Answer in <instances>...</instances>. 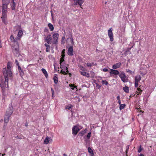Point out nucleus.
Wrapping results in <instances>:
<instances>
[{
    "instance_id": "nucleus-61",
    "label": "nucleus",
    "mask_w": 156,
    "mask_h": 156,
    "mask_svg": "<svg viewBox=\"0 0 156 156\" xmlns=\"http://www.w3.org/2000/svg\"><path fill=\"white\" fill-rule=\"evenodd\" d=\"M91 73H94L93 72H92V71H91Z\"/></svg>"
},
{
    "instance_id": "nucleus-47",
    "label": "nucleus",
    "mask_w": 156,
    "mask_h": 156,
    "mask_svg": "<svg viewBox=\"0 0 156 156\" xmlns=\"http://www.w3.org/2000/svg\"><path fill=\"white\" fill-rule=\"evenodd\" d=\"M48 44H48V43H45L44 44V45L46 47H50V46L49 45H48Z\"/></svg>"
},
{
    "instance_id": "nucleus-5",
    "label": "nucleus",
    "mask_w": 156,
    "mask_h": 156,
    "mask_svg": "<svg viewBox=\"0 0 156 156\" xmlns=\"http://www.w3.org/2000/svg\"><path fill=\"white\" fill-rule=\"evenodd\" d=\"M119 76L121 78V80L124 83L127 82L128 81V78L126 77L125 73L122 72L119 74Z\"/></svg>"
},
{
    "instance_id": "nucleus-31",
    "label": "nucleus",
    "mask_w": 156,
    "mask_h": 156,
    "mask_svg": "<svg viewBox=\"0 0 156 156\" xmlns=\"http://www.w3.org/2000/svg\"><path fill=\"white\" fill-rule=\"evenodd\" d=\"M10 116H7V117H5L4 119V122L5 123H8L9 121V118Z\"/></svg>"
},
{
    "instance_id": "nucleus-56",
    "label": "nucleus",
    "mask_w": 156,
    "mask_h": 156,
    "mask_svg": "<svg viewBox=\"0 0 156 156\" xmlns=\"http://www.w3.org/2000/svg\"><path fill=\"white\" fill-rule=\"evenodd\" d=\"M63 155L64 156H67V155L66 154H64Z\"/></svg>"
},
{
    "instance_id": "nucleus-43",
    "label": "nucleus",
    "mask_w": 156,
    "mask_h": 156,
    "mask_svg": "<svg viewBox=\"0 0 156 156\" xmlns=\"http://www.w3.org/2000/svg\"><path fill=\"white\" fill-rule=\"evenodd\" d=\"M87 65L88 67H91L92 66V65L90 63H87Z\"/></svg>"
},
{
    "instance_id": "nucleus-33",
    "label": "nucleus",
    "mask_w": 156,
    "mask_h": 156,
    "mask_svg": "<svg viewBox=\"0 0 156 156\" xmlns=\"http://www.w3.org/2000/svg\"><path fill=\"white\" fill-rule=\"evenodd\" d=\"M10 0H2V3H6L9 4L10 2Z\"/></svg>"
},
{
    "instance_id": "nucleus-4",
    "label": "nucleus",
    "mask_w": 156,
    "mask_h": 156,
    "mask_svg": "<svg viewBox=\"0 0 156 156\" xmlns=\"http://www.w3.org/2000/svg\"><path fill=\"white\" fill-rule=\"evenodd\" d=\"M12 51L14 55L17 57H19L20 55L19 51V45L17 42L12 48Z\"/></svg>"
},
{
    "instance_id": "nucleus-2",
    "label": "nucleus",
    "mask_w": 156,
    "mask_h": 156,
    "mask_svg": "<svg viewBox=\"0 0 156 156\" xmlns=\"http://www.w3.org/2000/svg\"><path fill=\"white\" fill-rule=\"evenodd\" d=\"M9 4L6 3H2V16L1 17L3 22L5 23V18L6 16V11L7 9V5Z\"/></svg>"
},
{
    "instance_id": "nucleus-25",
    "label": "nucleus",
    "mask_w": 156,
    "mask_h": 156,
    "mask_svg": "<svg viewBox=\"0 0 156 156\" xmlns=\"http://www.w3.org/2000/svg\"><path fill=\"white\" fill-rule=\"evenodd\" d=\"M18 69L21 76H23L24 74L23 70H22V69L20 66H19Z\"/></svg>"
},
{
    "instance_id": "nucleus-38",
    "label": "nucleus",
    "mask_w": 156,
    "mask_h": 156,
    "mask_svg": "<svg viewBox=\"0 0 156 156\" xmlns=\"http://www.w3.org/2000/svg\"><path fill=\"white\" fill-rule=\"evenodd\" d=\"M78 66L79 67L81 70L82 71L85 70V69L81 65H78Z\"/></svg>"
},
{
    "instance_id": "nucleus-9",
    "label": "nucleus",
    "mask_w": 156,
    "mask_h": 156,
    "mask_svg": "<svg viewBox=\"0 0 156 156\" xmlns=\"http://www.w3.org/2000/svg\"><path fill=\"white\" fill-rule=\"evenodd\" d=\"M112 30V28H110L108 31V35L111 41H112L113 40Z\"/></svg>"
},
{
    "instance_id": "nucleus-34",
    "label": "nucleus",
    "mask_w": 156,
    "mask_h": 156,
    "mask_svg": "<svg viewBox=\"0 0 156 156\" xmlns=\"http://www.w3.org/2000/svg\"><path fill=\"white\" fill-rule=\"evenodd\" d=\"M137 90L138 91H137V93H138V95L141 94V93L142 91V90L140 88H137Z\"/></svg>"
},
{
    "instance_id": "nucleus-54",
    "label": "nucleus",
    "mask_w": 156,
    "mask_h": 156,
    "mask_svg": "<svg viewBox=\"0 0 156 156\" xmlns=\"http://www.w3.org/2000/svg\"><path fill=\"white\" fill-rule=\"evenodd\" d=\"M139 156H144V155H143V154H140Z\"/></svg>"
},
{
    "instance_id": "nucleus-23",
    "label": "nucleus",
    "mask_w": 156,
    "mask_h": 156,
    "mask_svg": "<svg viewBox=\"0 0 156 156\" xmlns=\"http://www.w3.org/2000/svg\"><path fill=\"white\" fill-rule=\"evenodd\" d=\"M48 27L49 28L50 30L51 31H52L53 30L54 27L53 25L51 23H49L48 24Z\"/></svg>"
},
{
    "instance_id": "nucleus-58",
    "label": "nucleus",
    "mask_w": 156,
    "mask_h": 156,
    "mask_svg": "<svg viewBox=\"0 0 156 156\" xmlns=\"http://www.w3.org/2000/svg\"><path fill=\"white\" fill-rule=\"evenodd\" d=\"M5 155V154H2V156H4Z\"/></svg>"
},
{
    "instance_id": "nucleus-32",
    "label": "nucleus",
    "mask_w": 156,
    "mask_h": 156,
    "mask_svg": "<svg viewBox=\"0 0 156 156\" xmlns=\"http://www.w3.org/2000/svg\"><path fill=\"white\" fill-rule=\"evenodd\" d=\"M126 106V105L124 104H121L120 105L119 109L120 110L124 109Z\"/></svg>"
},
{
    "instance_id": "nucleus-36",
    "label": "nucleus",
    "mask_w": 156,
    "mask_h": 156,
    "mask_svg": "<svg viewBox=\"0 0 156 156\" xmlns=\"http://www.w3.org/2000/svg\"><path fill=\"white\" fill-rule=\"evenodd\" d=\"M101 83L103 84L107 85L108 84V82L106 80H102V81Z\"/></svg>"
},
{
    "instance_id": "nucleus-53",
    "label": "nucleus",
    "mask_w": 156,
    "mask_h": 156,
    "mask_svg": "<svg viewBox=\"0 0 156 156\" xmlns=\"http://www.w3.org/2000/svg\"><path fill=\"white\" fill-rule=\"evenodd\" d=\"M2 47V44H1V41L0 40V48H1Z\"/></svg>"
},
{
    "instance_id": "nucleus-17",
    "label": "nucleus",
    "mask_w": 156,
    "mask_h": 156,
    "mask_svg": "<svg viewBox=\"0 0 156 156\" xmlns=\"http://www.w3.org/2000/svg\"><path fill=\"white\" fill-rule=\"evenodd\" d=\"M111 71L109 72L110 74H113L115 75L119 74V71L116 70H115L112 69H110Z\"/></svg>"
},
{
    "instance_id": "nucleus-10",
    "label": "nucleus",
    "mask_w": 156,
    "mask_h": 156,
    "mask_svg": "<svg viewBox=\"0 0 156 156\" xmlns=\"http://www.w3.org/2000/svg\"><path fill=\"white\" fill-rule=\"evenodd\" d=\"M13 112V108L12 106H11L9 107V108L7 109L6 114L7 116H10Z\"/></svg>"
},
{
    "instance_id": "nucleus-8",
    "label": "nucleus",
    "mask_w": 156,
    "mask_h": 156,
    "mask_svg": "<svg viewBox=\"0 0 156 156\" xmlns=\"http://www.w3.org/2000/svg\"><path fill=\"white\" fill-rule=\"evenodd\" d=\"M80 130V129L78 126H74L72 128L73 134L74 135H76Z\"/></svg>"
},
{
    "instance_id": "nucleus-27",
    "label": "nucleus",
    "mask_w": 156,
    "mask_h": 156,
    "mask_svg": "<svg viewBox=\"0 0 156 156\" xmlns=\"http://www.w3.org/2000/svg\"><path fill=\"white\" fill-rule=\"evenodd\" d=\"M69 86L73 90H76V91L78 90L77 88L75 86L73 85L72 84H69Z\"/></svg>"
},
{
    "instance_id": "nucleus-6",
    "label": "nucleus",
    "mask_w": 156,
    "mask_h": 156,
    "mask_svg": "<svg viewBox=\"0 0 156 156\" xmlns=\"http://www.w3.org/2000/svg\"><path fill=\"white\" fill-rule=\"evenodd\" d=\"M59 34L57 33H54L52 35V43L53 44H57L58 42V39Z\"/></svg>"
},
{
    "instance_id": "nucleus-13",
    "label": "nucleus",
    "mask_w": 156,
    "mask_h": 156,
    "mask_svg": "<svg viewBox=\"0 0 156 156\" xmlns=\"http://www.w3.org/2000/svg\"><path fill=\"white\" fill-rule=\"evenodd\" d=\"M51 39L52 38L51 37V35L49 34L47 36L46 38L45 39V40L48 44H50L51 43Z\"/></svg>"
},
{
    "instance_id": "nucleus-44",
    "label": "nucleus",
    "mask_w": 156,
    "mask_h": 156,
    "mask_svg": "<svg viewBox=\"0 0 156 156\" xmlns=\"http://www.w3.org/2000/svg\"><path fill=\"white\" fill-rule=\"evenodd\" d=\"M15 63L16 64V65H17L18 66V68L20 66L19 65L18 62V61L16 59L15 60Z\"/></svg>"
},
{
    "instance_id": "nucleus-14",
    "label": "nucleus",
    "mask_w": 156,
    "mask_h": 156,
    "mask_svg": "<svg viewBox=\"0 0 156 156\" xmlns=\"http://www.w3.org/2000/svg\"><path fill=\"white\" fill-rule=\"evenodd\" d=\"M52 141V139L51 137H49L48 136L46 137V138L44 140V143L45 144H47L49 142H51Z\"/></svg>"
},
{
    "instance_id": "nucleus-20",
    "label": "nucleus",
    "mask_w": 156,
    "mask_h": 156,
    "mask_svg": "<svg viewBox=\"0 0 156 156\" xmlns=\"http://www.w3.org/2000/svg\"><path fill=\"white\" fill-rule=\"evenodd\" d=\"M87 131V129L86 128L84 130L81 131L79 133V134L81 136H83L84 135L85 133H86Z\"/></svg>"
},
{
    "instance_id": "nucleus-28",
    "label": "nucleus",
    "mask_w": 156,
    "mask_h": 156,
    "mask_svg": "<svg viewBox=\"0 0 156 156\" xmlns=\"http://www.w3.org/2000/svg\"><path fill=\"white\" fill-rule=\"evenodd\" d=\"M61 58L60 61V63H64L63 62L64 61V58L65 57V55H61Z\"/></svg>"
},
{
    "instance_id": "nucleus-39",
    "label": "nucleus",
    "mask_w": 156,
    "mask_h": 156,
    "mask_svg": "<svg viewBox=\"0 0 156 156\" xmlns=\"http://www.w3.org/2000/svg\"><path fill=\"white\" fill-rule=\"evenodd\" d=\"M65 36H63L62 37V38L61 43L62 44H64V43H65V41H64L65 40Z\"/></svg>"
},
{
    "instance_id": "nucleus-30",
    "label": "nucleus",
    "mask_w": 156,
    "mask_h": 156,
    "mask_svg": "<svg viewBox=\"0 0 156 156\" xmlns=\"http://www.w3.org/2000/svg\"><path fill=\"white\" fill-rule=\"evenodd\" d=\"M123 90L126 93L129 92V87H128L126 86L125 87H123Z\"/></svg>"
},
{
    "instance_id": "nucleus-7",
    "label": "nucleus",
    "mask_w": 156,
    "mask_h": 156,
    "mask_svg": "<svg viewBox=\"0 0 156 156\" xmlns=\"http://www.w3.org/2000/svg\"><path fill=\"white\" fill-rule=\"evenodd\" d=\"M141 77L139 75H136L134 77L135 86L136 87H138L139 82L141 80Z\"/></svg>"
},
{
    "instance_id": "nucleus-24",
    "label": "nucleus",
    "mask_w": 156,
    "mask_h": 156,
    "mask_svg": "<svg viewBox=\"0 0 156 156\" xmlns=\"http://www.w3.org/2000/svg\"><path fill=\"white\" fill-rule=\"evenodd\" d=\"M10 40L12 42H16V43L17 42V41L18 40L17 38H16V39H15L13 35H12L10 37Z\"/></svg>"
},
{
    "instance_id": "nucleus-11",
    "label": "nucleus",
    "mask_w": 156,
    "mask_h": 156,
    "mask_svg": "<svg viewBox=\"0 0 156 156\" xmlns=\"http://www.w3.org/2000/svg\"><path fill=\"white\" fill-rule=\"evenodd\" d=\"M66 42L68 44L70 43V44L72 46L74 44V42L72 35H71L70 37L67 38Z\"/></svg>"
},
{
    "instance_id": "nucleus-15",
    "label": "nucleus",
    "mask_w": 156,
    "mask_h": 156,
    "mask_svg": "<svg viewBox=\"0 0 156 156\" xmlns=\"http://www.w3.org/2000/svg\"><path fill=\"white\" fill-rule=\"evenodd\" d=\"M75 4L76 5H79L81 6L82 4L84 2L83 0H73Z\"/></svg>"
},
{
    "instance_id": "nucleus-29",
    "label": "nucleus",
    "mask_w": 156,
    "mask_h": 156,
    "mask_svg": "<svg viewBox=\"0 0 156 156\" xmlns=\"http://www.w3.org/2000/svg\"><path fill=\"white\" fill-rule=\"evenodd\" d=\"M53 80L54 83L55 84H57L58 81V77L57 76H54L53 77Z\"/></svg>"
},
{
    "instance_id": "nucleus-18",
    "label": "nucleus",
    "mask_w": 156,
    "mask_h": 156,
    "mask_svg": "<svg viewBox=\"0 0 156 156\" xmlns=\"http://www.w3.org/2000/svg\"><path fill=\"white\" fill-rule=\"evenodd\" d=\"M121 65V63L119 62L114 65L112 66V68L114 69H116L119 68Z\"/></svg>"
},
{
    "instance_id": "nucleus-60",
    "label": "nucleus",
    "mask_w": 156,
    "mask_h": 156,
    "mask_svg": "<svg viewBox=\"0 0 156 156\" xmlns=\"http://www.w3.org/2000/svg\"><path fill=\"white\" fill-rule=\"evenodd\" d=\"M53 95H54V94H53H53L52 95V97H54V96H53Z\"/></svg>"
},
{
    "instance_id": "nucleus-48",
    "label": "nucleus",
    "mask_w": 156,
    "mask_h": 156,
    "mask_svg": "<svg viewBox=\"0 0 156 156\" xmlns=\"http://www.w3.org/2000/svg\"><path fill=\"white\" fill-rule=\"evenodd\" d=\"M62 55H65L64 54V53H65V50H62Z\"/></svg>"
},
{
    "instance_id": "nucleus-37",
    "label": "nucleus",
    "mask_w": 156,
    "mask_h": 156,
    "mask_svg": "<svg viewBox=\"0 0 156 156\" xmlns=\"http://www.w3.org/2000/svg\"><path fill=\"white\" fill-rule=\"evenodd\" d=\"M91 132H89L87 136V138L88 139H90V138L91 136Z\"/></svg>"
},
{
    "instance_id": "nucleus-55",
    "label": "nucleus",
    "mask_w": 156,
    "mask_h": 156,
    "mask_svg": "<svg viewBox=\"0 0 156 156\" xmlns=\"http://www.w3.org/2000/svg\"><path fill=\"white\" fill-rule=\"evenodd\" d=\"M25 126H28V123H25Z\"/></svg>"
},
{
    "instance_id": "nucleus-45",
    "label": "nucleus",
    "mask_w": 156,
    "mask_h": 156,
    "mask_svg": "<svg viewBox=\"0 0 156 156\" xmlns=\"http://www.w3.org/2000/svg\"><path fill=\"white\" fill-rule=\"evenodd\" d=\"M50 47H46V51L47 52H49L50 51Z\"/></svg>"
},
{
    "instance_id": "nucleus-57",
    "label": "nucleus",
    "mask_w": 156,
    "mask_h": 156,
    "mask_svg": "<svg viewBox=\"0 0 156 156\" xmlns=\"http://www.w3.org/2000/svg\"><path fill=\"white\" fill-rule=\"evenodd\" d=\"M91 64L92 65V66H93V65H96V64H94V63H93V62L92 63H91Z\"/></svg>"
},
{
    "instance_id": "nucleus-1",
    "label": "nucleus",
    "mask_w": 156,
    "mask_h": 156,
    "mask_svg": "<svg viewBox=\"0 0 156 156\" xmlns=\"http://www.w3.org/2000/svg\"><path fill=\"white\" fill-rule=\"evenodd\" d=\"M11 63L9 62L7 64V68H4L2 70L3 73L5 77V81L4 83L1 85V87L2 89L3 93L5 90H8L9 78V77L11 79L12 76V72L11 71Z\"/></svg>"
},
{
    "instance_id": "nucleus-21",
    "label": "nucleus",
    "mask_w": 156,
    "mask_h": 156,
    "mask_svg": "<svg viewBox=\"0 0 156 156\" xmlns=\"http://www.w3.org/2000/svg\"><path fill=\"white\" fill-rule=\"evenodd\" d=\"M12 2L11 3V8L12 10H14L15 9L16 4L14 2V0H12Z\"/></svg>"
},
{
    "instance_id": "nucleus-19",
    "label": "nucleus",
    "mask_w": 156,
    "mask_h": 156,
    "mask_svg": "<svg viewBox=\"0 0 156 156\" xmlns=\"http://www.w3.org/2000/svg\"><path fill=\"white\" fill-rule=\"evenodd\" d=\"M81 74L87 77H89L90 76V74L89 73H87L86 72H80Z\"/></svg>"
},
{
    "instance_id": "nucleus-50",
    "label": "nucleus",
    "mask_w": 156,
    "mask_h": 156,
    "mask_svg": "<svg viewBox=\"0 0 156 156\" xmlns=\"http://www.w3.org/2000/svg\"><path fill=\"white\" fill-rule=\"evenodd\" d=\"M118 103L119 104V105L121 104L120 100H118Z\"/></svg>"
},
{
    "instance_id": "nucleus-41",
    "label": "nucleus",
    "mask_w": 156,
    "mask_h": 156,
    "mask_svg": "<svg viewBox=\"0 0 156 156\" xmlns=\"http://www.w3.org/2000/svg\"><path fill=\"white\" fill-rule=\"evenodd\" d=\"M101 70L104 72H107L108 71V68H105L102 69H101Z\"/></svg>"
},
{
    "instance_id": "nucleus-35",
    "label": "nucleus",
    "mask_w": 156,
    "mask_h": 156,
    "mask_svg": "<svg viewBox=\"0 0 156 156\" xmlns=\"http://www.w3.org/2000/svg\"><path fill=\"white\" fill-rule=\"evenodd\" d=\"M126 72L127 73H129L131 74H132L134 73L133 71H132L131 70H130L129 69H126Z\"/></svg>"
},
{
    "instance_id": "nucleus-40",
    "label": "nucleus",
    "mask_w": 156,
    "mask_h": 156,
    "mask_svg": "<svg viewBox=\"0 0 156 156\" xmlns=\"http://www.w3.org/2000/svg\"><path fill=\"white\" fill-rule=\"evenodd\" d=\"M72 107H73L72 105H68L67 107L66 108L67 109H68L69 110H70V109L72 108Z\"/></svg>"
},
{
    "instance_id": "nucleus-59",
    "label": "nucleus",
    "mask_w": 156,
    "mask_h": 156,
    "mask_svg": "<svg viewBox=\"0 0 156 156\" xmlns=\"http://www.w3.org/2000/svg\"><path fill=\"white\" fill-rule=\"evenodd\" d=\"M16 138H18V139H21V138H20L18 137V136H17V137H16Z\"/></svg>"
},
{
    "instance_id": "nucleus-3",
    "label": "nucleus",
    "mask_w": 156,
    "mask_h": 156,
    "mask_svg": "<svg viewBox=\"0 0 156 156\" xmlns=\"http://www.w3.org/2000/svg\"><path fill=\"white\" fill-rule=\"evenodd\" d=\"M60 68L61 69V73L64 75H66L68 73V65L65 63H60Z\"/></svg>"
},
{
    "instance_id": "nucleus-12",
    "label": "nucleus",
    "mask_w": 156,
    "mask_h": 156,
    "mask_svg": "<svg viewBox=\"0 0 156 156\" xmlns=\"http://www.w3.org/2000/svg\"><path fill=\"white\" fill-rule=\"evenodd\" d=\"M73 46H70L68 49V54L69 55L72 56L73 55Z\"/></svg>"
},
{
    "instance_id": "nucleus-52",
    "label": "nucleus",
    "mask_w": 156,
    "mask_h": 156,
    "mask_svg": "<svg viewBox=\"0 0 156 156\" xmlns=\"http://www.w3.org/2000/svg\"><path fill=\"white\" fill-rule=\"evenodd\" d=\"M51 91H52V93L53 94V95L54 93V90L52 88H51Z\"/></svg>"
},
{
    "instance_id": "nucleus-46",
    "label": "nucleus",
    "mask_w": 156,
    "mask_h": 156,
    "mask_svg": "<svg viewBox=\"0 0 156 156\" xmlns=\"http://www.w3.org/2000/svg\"><path fill=\"white\" fill-rule=\"evenodd\" d=\"M141 146H140L138 150V153H140L142 150V149L141 148Z\"/></svg>"
},
{
    "instance_id": "nucleus-26",
    "label": "nucleus",
    "mask_w": 156,
    "mask_h": 156,
    "mask_svg": "<svg viewBox=\"0 0 156 156\" xmlns=\"http://www.w3.org/2000/svg\"><path fill=\"white\" fill-rule=\"evenodd\" d=\"M41 70L42 73L44 74L45 76L47 78L48 76V75L46 70L42 68L41 69Z\"/></svg>"
},
{
    "instance_id": "nucleus-51",
    "label": "nucleus",
    "mask_w": 156,
    "mask_h": 156,
    "mask_svg": "<svg viewBox=\"0 0 156 156\" xmlns=\"http://www.w3.org/2000/svg\"><path fill=\"white\" fill-rule=\"evenodd\" d=\"M117 100H120V96L119 95H118L117 96Z\"/></svg>"
},
{
    "instance_id": "nucleus-16",
    "label": "nucleus",
    "mask_w": 156,
    "mask_h": 156,
    "mask_svg": "<svg viewBox=\"0 0 156 156\" xmlns=\"http://www.w3.org/2000/svg\"><path fill=\"white\" fill-rule=\"evenodd\" d=\"M23 34V31L22 30H19V31L18 33L17 39L18 40H20L21 38V37Z\"/></svg>"
},
{
    "instance_id": "nucleus-42",
    "label": "nucleus",
    "mask_w": 156,
    "mask_h": 156,
    "mask_svg": "<svg viewBox=\"0 0 156 156\" xmlns=\"http://www.w3.org/2000/svg\"><path fill=\"white\" fill-rule=\"evenodd\" d=\"M85 141L86 144H89V142H90L89 139H87V140L85 139Z\"/></svg>"
},
{
    "instance_id": "nucleus-22",
    "label": "nucleus",
    "mask_w": 156,
    "mask_h": 156,
    "mask_svg": "<svg viewBox=\"0 0 156 156\" xmlns=\"http://www.w3.org/2000/svg\"><path fill=\"white\" fill-rule=\"evenodd\" d=\"M88 152L90 154L91 156H94V154L92 150L90 147H89L88 148Z\"/></svg>"
},
{
    "instance_id": "nucleus-49",
    "label": "nucleus",
    "mask_w": 156,
    "mask_h": 156,
    "mask_svg": "<svg viewBox=\"0 0 156 156\" xmlns=\"http://www.w3.org/2000/svg\"><path fill=\"white\" fill-rule=\"evenodd\" d=\"M7 123H5V122H4V127L5 128V127L7 125Z\"/></svg>"
}]
</instances>
